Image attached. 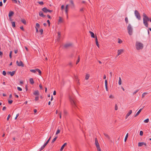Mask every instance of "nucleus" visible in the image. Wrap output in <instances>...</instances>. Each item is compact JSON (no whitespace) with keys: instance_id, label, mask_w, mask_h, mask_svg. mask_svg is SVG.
<instances>
[{"instance_id":"0e129e2a","label":"nucleus","mask_w":151,"mask_h":151,"mask_svg":"<svg viewBox=\"0 0 151 151\" xmlns=\"http://www.w3.org/2000/svg\"><path fill=\"white\" fill-rule=\"evenodd\" d=\"M97 149L98 151H101V149L100 147L98 148Z\"/></svg>"},{"instance_id":"bb28decb","label":"nucleus","mask_w":151,"mask_h":151,"mask_svg":"<svg viewBox=\"0 0 151 151\" xmlns=\"http://www.w3.org/2000/svg\"><path fill=\"white\" fill-rule=\"evenodd\" d=\"M122 79H121V78L120 77H119V85H121L122 84Z\"/></svg>"},{"instance_id":"a878e982","label":"nucleus","mask_w":151,"mask_h":151,"mask_svg":"<svg viewBox=\"0 0 151 151\" xmlns=\"http://www.w3.org/2000/svg\"><path fill=\"white\" fill-rule=\"evenodd\" d=\"M11 24H12V26L13 27H15L16 26L15 22H12Z\"/></svg>"},{"instance_id":"37998d69","label":"nucleus","mask_w":151,"mask_h":151,"mask_svg":"<svg viewBox=\"0 0 151 151\" xmlns=\"http://www.w3.org/2000/svg\"><path fill=\"white\" fill-rule=\"evenodd\" d=\"M39 99V97L38 96H37L35 97V101H37Z\"/></svg>"},{"instance_id":"c85d7f7f","label":"nucleus","mask_w":151,"mask_h":151,"mask_svg":"<svg viewBox=\"0 0 151 151\" xmlns=\"http://www.w3.org/2000/svg\"><path fill=\"white\" fill-rule=\"evenodd\" d=\"M58 138V137H55L52 140L51 143H53L56 140L57 138Z\"/></svg>"},{"instance_id":"3c124183","label":"nucleus","mask_w":151,"mask_h":151,"mask_svg":"<svg viewBox=\"0 0 151 151\" xmlns=\"http://www.w3.org/2000/svg\"><path fill=\"white\" fill-rule=\"evenodd\" d=\"M51 138V137H50V138H49V139L47 140V141L46 142V143H47V144L49 143V141H50V139Z\"/></svg>"},{"instance_id":"2eb2a0df","label":"nucleus","mask_w":151,"mask_h":151,"mask_svg":"<svg viewBox=\"0 0 151 151\" xmlns=\"http://www.w3.org/2000/svg\"><path fill=\"white\" fill-rule=\"evenodd\" d=\"M67 65L69 66L71 68L73 66V63L71 61H70L68 62V64H67Z\"/></svg>"},{"instance_id":"9b49d317","label":"nucleus","mask_w":151,"mask_h":151,"mask_svg":"<svg viewBox=\"0 0 151 151\" xmlns=\"http://www.w3.org/2000/svg\"><path fill=\"white\" fill-rule=\"evenodd\" d=\"M39 14L40 16L43 17V18L45 17H46V16L43 14V12L42 11H40Z\"/></svg>"},{"instance_id":"aec40b11","label":"nucleus","mask_w":151,"mask_h":151,"mask_svg":"<svg viewBox=\"0 0 151 151\" xmlns=\"http://www.w3.org/2000/svg\"><path fill=\"white\" fill-rule=\"evenodd\" d=\"M16 70H14L12 72L10 71V75L11 76H13L15 73Z\"/></svg>"},{"instance_id":"0eeeda50","label":"nucleus","mask_w":151,"mask_h":151,"mask_svg":"<svg viewBox=\"0 0 151 151\" xmlns=\"http://www.w3.org/2000/svg\"><path fill=\"white\" fill-rule=\"evenodd\" d=\"M73 44L72 43H66L64 45V47L65 48H67L68 47L72 46Z\"/></svg>"},{"instance_id":"20e7f679","label":"nucleus","mask_w":151,"mask_h":151,"mask_svg":"<svg viewBox=\"0 0 151 151\" xmlns=\"http://www.w3.org/2000/svg\"><path fill=\"white\" fill-rule=\"evenodd\" d=\"M127 30L129 35H131L132 34L133 29L130 24H129L127 27Z\"/></svg>"},{"instance_id":"4d7b16f0","label":"nucleus","mask_w":151,"mask_h":151,"mask_svg":"<svg viewBox=\"0 0 151 151\" xmlns=\"http://www.w3.org/2000/svg\"><path fill=\"white\" fill-rule=\"evenodd\" d=\"M60 35H61V33L60 32H58V37L59 38H60Z\"/></svg>"},{"instance_id":"58836bf2","label":"nucleus","mask_w":151,"mask_h":151,"mask_svg":"<svg viewBox=\"0 0 151 151\" xmlns=\"http://www.w3.org/2000/svg\"><path fill=\"white\" fill-rule=\"evenodd\" d=\"M39 32H40L41 34L42 35L43 33V30L42 29H41L39 30Z\"/></svg>"},{"instance_id":"e433bc0d","label":"nucleus","mask_w":151,"mask_h":151,"mask_svg":"<svg viewBox=\"0 0 151 151\" xmlns=\"http://www.w3.org/2000/svg\"><path fill=\"white\" fill-rule=\"evenodd\" d=\"M30 71L31 72H33V73H35L36 72V69H35V70H34V69L30 70Z\"/></svg>"},{"instance_id":"7c9ffc66","label":"nucleus","mask_w":151,"mask_h":151,"mask_svg":"<svg viewBox=\"0 0 151 151\" xmlns=\"http://www.w3.org/2000/svg\"><path fill=\"white\" fill-rule=\"evenodd\" d=\"M89 77V75L88 74H86L85 77V79L86 80H88Z\"/></svg>"},{"instance_id":"052dcab7","label":"nucleus","mask_w":151,"mask_h":151,"mask_svg":"<svg viewBox=\"0 0 151 151\" xmlns=\"http://www.w3.org/2000/svg\"><path fill=\"white\" fill-rule=\"evenodd\" d=\"M47 22L48 24H49V26H50V22L49 20H48L47 21Z\"/></svg>"},{"instance_id":"69168bd1","label":"nucleus","mask_w":151,"mask_h":151,"mask_svg":"<svg viewBox=\"0 0 151 151\" xmlns=\"http://www.w3.org/2000/svg\"><path fill=\"white\" fill-rule=\"evenodd\" d=\"M19 114H17V115H16V117H15V119H17V117L19 116Z\"/></svg>"},{"instance_id":"8fccbe9b","label":"nucleus","mask_w":151,"mask_h":151,"mask_svg":"<svg viewBox=\"0 0 151 151\" xmlns=\"http://www.w3.org/2000/svg\"><path fill=\"white\" fill-rule=\"evenodd\" d=\"M118 109V106L116 104L115 106V110H117Z\"/></svg>"},{"instance_id":"bf43d9fd","label":"nucleus","mask_w":151,"mask_h":151,"mask_svg":"<svg viewBox=\"0 0 151 151\" xmlns=\"http://www.w3.org/2000/svg\"><path fill=\"white\" fill-rule=\"evenodd\" d=\"M20 29L23 31H24V29L23 26H21L20 27Z\"/></svg>"},{"instance_id":"680f3d73","label":"nucleus","mask_w":151,"mask_h":151,"mask_svg":"<svg viewBox=\"0 0 151 151\" xmlns=\"http://www.w3.org/2000/svg\"><path fill=\"white\" fill-rule=\"evenodd\" d=\"M39 86L41 89H42V87L41 84L39 85Z\"/></svg>"},{"instance_id":"b1692460","label":"nucleus","mask_w":151,"mask_h":151,"mask_svg":"<svg viewBox=\"0 0 151 151\" xmlns=\"http://www.w3.org/2000/svg\"><path fill=\"white\" fill-rule=\"evenodd\" d=\"M36 70L38 72L39 75H41L42 72H41V71L38 68L36 69Z\"/></svg>"},{"instance_id":"f257e3e1","label":"nucleus","mask_w":151,"mask_h":151,"mask_svg":"<svg viewBox=\"0 0 151 151\" xmlns=\"http://www.w3.org/2000/svg\"><path fill=\"white\" fill-rule=\"evenodd\" d=\"M143 23H144V25H145V26L146 27H148V23H147V22L149 21V18L148 17V16L145 13H143Z\"/></svg>"},{"instance_id":"e2e57ef3","label":"nucleus","mask_w":151,"mask_h":151,"mask_svg":"<svg viewBox=\"0 0 151 151\" xmlns=\"http://www.w3.org/2000/svg\"><path fill=\"white\" fill-rule=\"evenodd\" d=\"M56 91H54L53 93V95H56Z\"/></svg>"},{"instance_id":"f03ea898","label":"nucleus","mask_w":151,"mask_h":151,"mask_svg":"<svg viewBox=\"0 0 151 151\" xmlns=\"http://www.w3.org/2000/svg\"><path fill=\"white\" fill-rule=\"evenodd\" d=\"M69 99L70 102L73 108L76 109L77 108V104L76 101L75 99L72 97H69Z\"/></svg>"},{"instance_id":"4468645a","label":"nucleus","mask_w":151,"mask_h":151,"mask_svg":"<svg viewBox=\"0 0 151 151\" xmlns=\"http://www.w3.org/2000/svg\"><path fill=\"white\" fill-rule=\"evenodd\" d=\"M68 5L67 4L65 6V12L66 14L67 15V18H68Z\"/></svg>"},{"instance_id":"49530a36","label":"nucleus","mask_w":151,"mask_h":151,"mask_svg":"<svg viewBox=\"0 0 151 151\" xmlns=\"http://www.w3.org/2000/svg\"><path fill=\"white\" fill-rule=\"evenodd\" d=\"M118 42L119 43H121L122 42V41L119 38H118Z\"/></svg>"},{"instance_id":"ea45409f","label":"nucleus","mask_w":151,"mask_h":151,"mask_svg":"<svg viewBox=\"0 0 151 151\" xmlns=\"http://www.w3.org/2000/svg\"><path fill=\"white\" fill-rule=\"evenodd\" d=\"M147 94V92H145L144 93L142 94V97L144 98V96H145V95Z\"/></svg>"},{"instance_id":"13d9d810","label":"nucleus","mask_w":151,"mask_h":151,"mask_svg":"<svg viewBox=\"0 0 151 151\" xmlns=\"http://www.w3.org/2000/svg\"><path fill=\"white\" fill-rule=\"evenodd\" d=\"M109 98H110L114 99V97L112 96V95H111L109 96Z\"/></svg>"},{"instance_id":"39448f33","label":"nucleus","mask_w":151,"mask_h":151,"mask_svg":"<svg viewBox=\"0 0 151 151\" xmlns=\"http://www.w3.org/2000/svg\"><path fill=\"white\" fill-rule=\"evenodd\" d=\"M134 14L136 17L139 20L141 19V16L139 12L137 10H135L134 11Z\"/></svg>"},{"instance_id":"2f4dec72","label":"nucleus","mask_w":151,"mask_h":151,"mask_svg":"<svg viewBox=\"0 0 151 151\" xmlns=\"http://www.w3.org/2000/svg\"><path fill=\"white\" fill-rule=\"evenodd\" d=\"M128 137V133H127L126 135L125 138L124 139V141L125 142L126 141L127 138Z\"/></svg>"},{"instance_id":"864d4df0","label":"nucleus","mask_w":151,"mask_h":151,"mask_svg":"<svg viewBox=\"0 0 151 151\" xmlns=\"http://www.w3.org/2000/svg\"><path fill=\"white\" fill-rule=\"evenodd\" d=\"M12 2L14 3H17V0H11Z\"/></svg>"},{"instance_id":"f3484780","label":"nucleus","mask_w":151,"mask_h":151,"mask_svg":"<svg viewBox=\"0 0 151 151\" xmlns=\"http://www.w3.org/2000/svg\"><path fill=\"white\" fill-rule=\"evenodd\" d=\"M142 109H140L139 110V111L137 112V113H136V114H135V115H134V117H136L141 112V111L142 109Z\"/></svg>"},{"instance_id":"338daca9","label":"nucleus","mask_w":151,"mask_h":151,"mask_svg":"<svg viewBox=\"0 0 151 151\" xmlns=\"http://www.w3.org/2000/svg\"><path fill=\"white\" fill-rule=\"evenodd\" d=\"M96 145V147L97 148H98L100 147L99 144Z\"/></svg>"},{"instance_id":"4be33fe9","label":"nucleus","mask_w":151,"mask_h":151,"mask_svg":"<svg viewBox=\"0 0 151 151\" xmlns=\"http://www.w3.org/2000/svg\"><path fill=\"white\" fill-rule=\"evenodd\" d=\"M89 32L91 35V37L93 38H94L95 37V35H94V33L93 32H92L91 31H89Z\"/></svg>"},{"instance_id":"de8ad7c7","label":"nucleus","mask_w":151,"mask_h":151,"mask_svg":"<svg viewBox=\"0 0 151 151\" xmlns=\"http://www.w3.org/2000/svg\"><path fill=\"white\" fill-rule=\"evenodd\" d=\"M143 132L142 131H140V133H139V135L141 136H142L143 135Z\"/></svg>"},{"instance_id":"a19ab883","label":"nucleus","mask_w":151,"mask_h":151,"mask_svg":"<svg viewBox=\"0 0 151 151\" xmlns=\"http://www.w3.org/2000/svg\"><path fill=\"white\" fill-rule=\"evenodd\" d=\"M149 121V119L148 118L145 119L144 121V122L146 123H147Z\"/></svg>"},{"instance_id":"6ab92c4d","label":"nucleus","mask_w":151,"mask_h":151,"mask_svg":"<svg viewBox=\"0 0 151 151\" xmlns=\"http://www.w3.org/2000/svg\"><path fill=\"white\" fill-rule=\"evenodd\" d=\"M96 44L97 46L98 47H99V42H98V40L97 39V38L96 36Z\"/></svg>"},{"instance_id":"dca6fc26","label":"nucleus","mask_w":151,"mask_h":151,"mask_svg":"<svg viewBox=\"0 0 151 151\" xmlns=\"http://www.w3.org/2000/svg\"><path fill=\"white\" fill-rule=\"evenodd\" d=\"M67 145V143H65L61 147L60 151H62L65 147Z\"/></svg>"},{"instance_id":"c9c22d12","label":"nucleus","mask_w":151,"mask_h":151,"mask_svg":"<svg viewBox=\"0 0 151 151\" xmlns=\"http://www.w3.org/2000/svg\"><path fill=\"white\" fill-rule=\"evenodd\" d=\"M139 89H137L133 93V95L135 94L139 91Z\"/></svg>"},{"instance_id":"412c9836","label":"nucleus","mask_w":151,"mask_h":151,"mask_svg":"<svg viewBox=\"0 0 151 151\" xmlns=\"http://www.w3.org/2000/svg\"><path fill=\"white\" fill-rule=\"evenodd\" d=\"M14 14V12H13L10 11V21L12 20L11 17Z\"/></svg>"},{"instance_id":"4c0bfd02","label":"nucleus","mask_w":151,"mask_h":151,"mask_svg":"<svg viewBox=\"0 0 151 151\" xmlns=\"http://www.w3.org/2000/svg\"><path fill=\"white\" fill-rule=\"evenodd\" d=\"M59 19L58 20V22H63V21L62 20V18L60 17H59Z\"/></svg>"},{"instance_id":"09e8293b","label":"nucleus","mask_w":151,"mask_h":151,"mask_svg":"<svg viewBox=\"0 0 151 151\" xmlns=\"http://www.w3.org/2000/svg\"><path fill=\"white\" fill-rule=\"evenodd\" d=\"M38 3L41 5H42L44 4L43 2L42 1L38 2Z\"/></svg>"},{"instance_id":"a18cd8bd","label":"nucleus","mask_w":151,"mask_h":151,"mask_svg":"<svg viewBox=\"0 0 151 151\" xmlns=\"http://www.w3.org/2000/svg\"><path fill=\"white\" fill-rule=\"evenodd\" d=\"M125 21L127 23H128V20L127 17H126L125 19Z\"/></svg>"},{"instance_id":"423d86ee","label":"nucleus","mask_w":151,"mask_h":151,"mask_svg":"<svg viewBox=\"0 0 151 151\" xmlns=\"http://www.w3.org/2000/svg\"><path fill=\"white\" fill-rule=\"evenodd\" d=\"M42 10L45 13H47V12H52V10L48 9L47 8L45 7L42 9Z\"/></svg>"},{"instance_id":"5701e85b","label":"nucleus","mask_w":151,"mask_h":151,"mask_svg":"<svg viewBox=\"0 0 151 151\" xmlns=\"http://www.w3.org/2000/svg\"><path fill=\"white\" fill-rule=\"evenodd\" d=\"M29 82L31 84H32L34 83V80L32 78H30L29 79Z\"/></svg>"},{"instance_id":"6e6d98bb","label":"nucleus","mask_w":151,"mask_h":151,"mask_svg":"<svg viewBox=\"0 0 151 151\" xmlns=\"http://www.w3.org/2000/svg\"><path fill=\"white\" fill-rule=\"evenodd\" d=\"M2 74L4 76H5L6 74V71L4 70L2 72Z\"/></svg>"},{"instance_id":"f8f14e48","label":"nucleus","mask_w":151,"mask_h":151,"mask_svg":"<svg viewBox=\"0 0 151 151\" xmlns=\"http://www.w3.org/2000/svg\"><path fill=\"white\" fill-rule=\"evenodd\" d=\"M132 110H130L129 112L127 114L125 118L126 119H127V117L132 114Z\"/></svg>"},{"instance_id":"1a4fd4ad","label":"nucleus","mask_w":151,"mask_h":151,"mask_svg":"<svg viewBox=\"0 0 151 151\" xmlns=\"http://www.w3.org/2000/svg\"><path fill=\"white\" fill-rule=\"evenodd\" d=\"M143 145H144L146 147V146H147L146 144L144 142H139L138 143V146H139V147H141Z\"/></svg>"},{"instance_id":"c756f323","label":"nucleus","mask_w":151,"mask_h":151,"mask_svg":"<svg viewBox=\"0 0 151 151\" xmlns=\"http://www.w3.org/2000/svg\"><path fill=\"white\" fill-rule=\"evenodd\" d=\"M70 3L72 5V6L73 7H74V6H75V5L74 4L73 2V1L72 0H70Z\"/></svg>"},{"instance_id":"6e6552de","label":"nucleus","mask_w":151,"mask_h":151,"mask_svg":"<svg viewBox=\"0 0 151 151\" xmlns=\"http://www.w3.org/2000/svg\"><path fill=\"white\" fill-rule=\"evenodd\" d=\"M17 63L18 66H22V67H23L24 66V64L21 61H20L19 62H18V61H17Z\"/></svg>"},{"instance_id":"79ce46f5","label":"nucleus","mask_w":151,"mask_h":151,"mask_svg":"<svg viewBox=\"0 0 151 151\" xmlns=\"http://www.w3.org/2000/svg\"><path fill=\"white\" fill-rule=\"evenodd\" d=\"M45 147L43 145V146H42V147L40 148V151H41L42 150H43Z\"/></svg>"},{"instance_id":"c03bdc74","label":"nucleus","mask_w":151,"mask_h":151,"mask_svg":"<svg viewBox=\"0 0 151 151\" xmlns=\"http://www.w3.org/2000/svg\"><path fill=\"white\" fill-rule=\"evenodd\" d=\"M17 89L18 91H22V88H21L19 87H17Z\"/></svg>"},{"instance_id":"603ef678","label":"nucleus","mask_w":151,"mask_h":151,"mask_svg":"<svg viewBox=\"0 0 151 151\" xmlns=\"http://www.w3.org/2000/svg\"><path fill=\"white\" fill-rule=\"evenodd\" d=\"M60 132V130L59 129H58V130H57V131L56 132V134H58V133H59Z\"/></svg>"},{"instance_id":"7ed1b4c3","label":"nucleus","mask_w":151,"mask_h":151,"mask_svg":"<svg viewBox=\"0 0 151 151\" xmlns=\"http://www.w3.org/2000/svg\"><path fill=\"white\" fill-rule=\"evenodd\" d=\"M135 46L137 50L142 49L143 48V44L141 42H136Z\"/></svg>"},{"instance_id":"9d476101","label":"nucleus","mask_w":151,"mask_h":151,"mask_svg":"<svg viewBox=\"0 0 151 151\" xmlns=\"http://www.w3.org/2000/svg\"><path fill=\"white\" fill-rule=\"evenodd\" d=\"M33 94L36 96H38L40 95V93L39 91L38 90L34 91Z\"/></svg>"},{"instance_id":"393cba45","label":"nucleus","mask_w":151,"mask_h":151,"mask_svg":"<svg viewBox=\"0 0 151 151\" xmlns=\"http://www.w3.org/2000/svg\"><path fill=\"white\" fill-rule=\"evenodd\" d=\"M6 126H5V127L6 129V131H9V127L8 126L9 125V124H8L7 123H6Z\"/></svg>"},{"instance_id":"a211bd4d","label":"nucleus","mask_w":151,"mask_h":151,"mask_svg":"<svg viewBox=\"0 0 151 151\" xmlns=\"http://www.w3.org/2000/svg\"><path fill=\"white\" fill-rule=\"evenodd\" d=\"M123 52V50H122V49L119 50H118V54L117 55V56H118V55L121 54H122V53Z\"/></svg>"},{"instance_id":"774afa93","label":"nucleus","mask_w":151,"mask_h":151,"mask_svg":"<svg viewBox=\"0 0 151 151\" xmlns=\"http://www.w3.org/2000/svg\"><path fill=\"white\" fill-rule=\"evenodd\" d=\"M47 17H48L49 19H51V17H50V16L49 15V14H47Z\"/></svg>"},{"instance_id":"cd10ccee","label":"nucleus","mask_w":151,"mask_h":151,"mask_svg":"<svg viewBox=\"0 0 151 151\" xmlns=\"http://www.w3.org/2000/svg\"><path fill=\"white\" fill-rule=\"evenodd\" d=\"M95 143L96 145L99 144V142H98V139H97V138H95Z\"/></svg>"},{"instance_id":"ddd939ff","label":"nucleus","mask_w":151,"mask_h":151,"mask_svg":"<svg viewBox=\"0 0 151 151\" xmlns=\"http://www.w3.org/2000/svg\"><path fill=\"white\" fill-rule=\"evenodd\" d=\"M105 86L106 89V90L107 91H108V83L107 81L106 80H105Z\"/></svg>"},{"instance_id":"5fc2aeb1","label":"nucleus","mask_w":151,"mask_h":151,"mask_svg":"<svg viewBox=\"0 0 151 151\" xmlns=\"http://www.w3.org/2000/svg\"><path fill=\"white\" fill-rule=\"evenodd\" d=\"M36 26L38 28H39L40 27V25L38 23H37L36 24Z\"/></svg>"},{"instance_id":"f704fd0d","label":"nucleus","mask_w":151,"mask_h":151,"mask_svg":"<svg viewBox=\"0 0 151 151\" xmlns=\"http://www.w3.org/2000/svg\"><path fill=\"white\" fill-rule=\"evenodd\" d=\"M80 56H79V55L78 56V60L76 62V64H77L79 63V62L80 61Z\"/></svg>"},{"instance_id":"473e14b6","label":"nucleus","mask_w":151,"mask_h":151,"mask_svg":"<svg viewBox=\"0 0 151 151\" xmlns=\"http://www.w3.org/2000/svg\"><path fill=\"white\" fill-rule=\"evenodd\" d=\"M104 135L107 138H108L109 139H110V137L109 136L106 134L104 133Z\"/></svg>"},{"instance_id":"72a5a7b5","label":"nucleus","mask_w":151,"mask_h":151,"mask_svg":"<svg viewBox=\"0 0 151 151\" xmlns=\"http://www.w3.org/2000/svg\"><path fill=\"white\" fill-rule=\"evenodd\" d=\"M21 22L24 24H26V20L24 19H22L21 20Z\"/></svg>"}]
</instances>
